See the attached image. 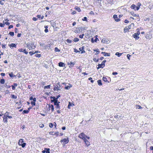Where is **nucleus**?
Returning a JSON list of instances; mask_svg holds the SVG:
<instances>
[{"label": "nucleus", "mask_w": 153, "mask_h": 153, "mask_svg": "<svg viewBox=\"0 0 153 153\" xmlns=\"http://www.w3.org/2000/svg\"><path fill=\"white\" fill-rule=\"evenodd\" d=\"M93 60L94 61V62H97L99 61V59H96V58H94L93 59Z\"/></svg>", "instance_id": "nucleus-61"}, {"label": "nucleus", "mask_w": 153, "mask_h": 153, "mask_svg": "<svg viewBox=\"0 0 153 153\" xmlns=\"http://www.w3.org/2000/svg\"><path fill=\"white\" fill-rule=\"evenodd\" d=\"M5 80L4 79H2L0 80V82L1 84H4V83Z\"/></svg>", "instance_id": "nucleus-32"}, {"label": "nucleus", "mask_w": 153, "mask_h": 153, "mask_svg": "<svg viewBox=\"0 0 153 153\" xmlns=\"http://www.w3.org/2000/svg\"><path fill=\"white\" fill-rule=\"evenodd\" d=\"M79 41V39L76 37L74 38V41L75 42H77L78 41Z\"/></svg>", "instance_id": "nucleus-36"}, {"label": "nucleus", "mask_w": 153, "mask_h": 153, "mask_svg": "<svg viewBox=\"0 0 153 153\" xmlns=\"http://www.w3.org/2000/svg\"><path fill=\"white\" fill-rule=\"evenodd\" d=\"M94 51H96V53L95 54L96 55H97L99 53H100V51H99V50L98 49H94Z\"/></svg>", "instance_id": "nucleus-30"}, {"label": "nucleus", "mask_w": 153, "mask_h": 153, "mask_svg": "<svg viewBox=\"0 0 153 153\" xmlns=\"http://www.w3.org/2000/svg\"><path fill=\"white\" fill-rule=\"evenodd\" d=\"M39 127L41 128H42L44 127V125L42 124H41L39 125Z\"/></svg>", "instance_id": "nucleus-63"}, {"label": "nucleus", "mask_w": 153, "mask_h": 153, "mask_svg": "<svg viewBox=\"0 0 153 153\" xmlns=\"http://www.w3.org/2000/svg\"><path fill=\"white\" fill-rule=\"evenodd\" d=\"M85 49V47L84 46H82L80 48H79V50L80 51H82L83 50H84Z\"/></svg>", "instance_id": "nucleus-40"}, {"label": "nucleus", "mask_w": 153, "mask_h": 153, "mask_svg": "<svg viewBox=\"0 0 153 153\" xmlns=\"http://www.w3.org/2000/svg\"><path fill=\"white\" fill-rule=\"evenodd\" d=\"M30 100H33L34 102H36V99L35 98H33L32 96H31L30 98Z\"/></svg>", "instance_id": "nucleus-24"}, {"label": "nucleus", "mask_w": 153, "mask_h": 153, "mask_svg": "<svg viewBox=\"0 0 153 153\" xmlns=\"http://www.w3.org/2000/svg\"><path fill=\"white\" fill-rule=\"evenodd\" d=\"M16 44L14 43H11L9 45V46L10 48L12 49L14 47L16 48Z\"/></svg>", "instance_id": "nucleus-12"}, {"label": "nucleus", "mask_w": 153, "mask_h": 153, "mask_svg": "<svg viewBox=\"0 0 153 153\" xmlns=\"http://www.w3.org/2000/svg\"><path fill=\"white\" fill-rule=\"evenodd\" d=\"M72 87V85L70 84H69V85H68L66 86H65V89L67 90L69 89L71 87Z\"/></svg>", "instance_id": "nucleus-20"}, {"label": "nucleus", "mask_w": 153, "mask_h": 153, "mask_svg": "<svg viewBox=\"0 0 153 153\" xmlns=\"http://www.w3.org/2000/svg\"><path fill=\"white\" fill-rule=\"evenodd\" d=\"M50 98L53 99V100H51V102H54V105H56V102H58V100H56L55 97L51 96L50 97Z\"/></svg>", "instance_id": "nucleus-6"}, {"label": "nucleus", "mask_w": 153, "mask_h": 153, "mask_svg": "<svg viewBox=\"0 0 153 153\" xmlns=\"http://www.w3.org/2000/svg\"><path fill=\"white\" fill-rule=\"evenodd\" d=\"M83 21H87V18L86 17H84L83 19H82Z\"/></svg>", "instance_id": "nucleus-47"}, {"label": "nucleus", "mask_w": 153, "mask_h": 153, "mask_svg": "<svg viewBox=\"0 0 153 153\" xmlns=\"http://www.w3.org/2000/svg\"><path fill=\"white\" fill-rule=\"evenodd\" d=\"M60 142L61 143H63L62 145L63 146H65V144L68 143L69 142L68 138L67 137L62 139Z\"/></svg>", "instance_id": "nucleus-2"}, {"label": "nucleus", "mask_w": 153, "mask_h": 153, "mask_svg": "<svg viewBox=\"0 0 153 153\" xmlns=\"http://www.w3.org/2000/svg\"><path fill=\"white\" fill-rule=\"evenodd\" d=\"M133 36L136 40H138L139 38V37L138 36V35H137V34L136 33H134L133 35Z\"/></svg>", "instance_id": "nucleus-16"}, {"label": "nucleus", "mask_w": 153, "mask_h": 153, "mask_svg": "<svg viewBox=\"0 0 153 153\" xmlns=\"http://www.w3.org/2000/svg\"><path fill=\"white\" fill-rule=\"evenodd\" d=\"M130 13L131 14V15L133 16H139L137 14H134V12L133 11L131 12H130Z\"/></svg>", "instance_id": "nucleus-21"}, {"label": "nucleus", "mask_w": 153, "mask_h": 153, "mask_svg": "<svg viewBox=\"0 0 153 153\" xmlns=\"http://www.w3.org/2000/svg\"><path fill=\"white\" fill-rule=\"evenodd\" d=\"M35 102H34L33 101H32L31 102V105H36V103H35Z\"/></svg>", "instance_id": "nucleus-48"}, {"label": "nucleus", "mask_w": 153, "mask_h": 153, "mask_svg": "<svg viewBox=\"0 0 153 153\" xmlns=\"http://www.w3.org/2000/svg\"><path fill=\"white\" fill-rule=\"evenodd\" d=\"M136 106L137 108H138V109H141L143 108L140 105H137Z\"/></svg>", "instance_id": "nucleus-34"}, {"label": "nucleus", "mask_w": 153, "mask_h": 153, "mask_svg": "<svg viewBox=\"0 0 153 153\" xmlns=\"http://www.w3.org/2000/svg\"><path fill=\"white\" fill-rule=\"evenodd\" d=\"M113 18L115 20V21L118 22L120 21V19L118 18L116 14H114L113 16Z\"/></svg>", "instance_id": "nucleus-9"}, {"label": "nucleus", "mask_w": 153, "mask_h": 153, "mask_svg": "<svg viewBox=\"0 0 153 153\" xmlns=\"http://www.w3.org/2000/svg\"><path fill=\"white\" fill-rule=\"evenodd\" d=\"M23 52L25 54H27L28 53V52L26 51V49H25L23 50Z\"/></svg>", "instance_id": "nucleus-51"}, {"label": "nucleus", "mask_w": 153, "mask_h": 153, "mask_svg": "<svg viewBox=\"0 0 153 153\" xmlns=\"http://www.w3.org/2000/svg\"><path fill=\"white\" fill-rule=\"evenodd\" d=\"M115 117H116L117 118H120V115H118L117 114V115H115Z\"/></svg>", "instance_id": "nucleus-59"}, {"label": "nucleus", "mask_w": 153, "mask_h": 153, "mask_svg": "<svg viewBox=\"0 0 153 153\" xmlns=\"http://www.w3.org/2000/svg\"><path fill=\"white\" fill-rule=\"evenodd\" d=\"M37 19H38V18H36V17H33V21H36V20H37Z\"/></svg>", "instance_id": "nucleus-64"}, {"label": "nucleus", "mask_w": 153, "mask_h": 153, "mask_svg": "<svg viewBox=\"0 0 153 153\" xmlns=\"http://www.w3.org/2000/svg\"><path fill=\"white\" fill-rule=\"evenodd\" d=\"M131 56V55H130V54H128L127 55V57L128 58V59L130 60V57Z\"/></svg>", "instance_id": "nucleus-54"}, {"label": "nucleus", "mask_w": 153, "mask_h": 153, "mask_svg": "<svg viewBox=\"0 0 153 153\" xmlns=\"http://www.w3.org/2000/svg\"><path fill=\"white\" fill-rule=\"evenodd\" d=\"M66 42L67 43H71L72 41L70 39H67L66 40Z\"/></svg>", "instance_id": "nucleus-44"}, {"label": "nucleus", "mask_w": 153, "mask_h": 153, "mask_svg": "<svg viewBox=\"0 0 153 153\" xmlns=\"http://www.w3.org/2000/svg\"><path fill=\"white\" fill-rule=\"evenodd\" d=\"M35 56L36 57H40L41 56V55L40 54H36Z\"/></svg>", "instance_id": "nucleus-53"}, {"label": "nucleus", "mask_w": 153, "mask_h": 153, "mask_svg": "<svg viewBox=\"0 0 153 153\" xmlns=\"http://www.w3.org/2000/svg\"><path fill=\"white\" fill-rule=\"evenodd\" d=\"M49 126L50 128H52L53 126V124L52 123H50L49 124Z\"/></svg>", "instance_id": "nucleus-45"}, {"label": "nucleus", "mask_w": 153, "mask_h": 153, "mask_svg": "<svg viewBox=\"0 0 153 153\" xmlns=\"http://www.w3.org/2000/svg\"><path fill=\"white\" fill-rule=\"evenodd\" d=\"M79 137L80 138L82 139L83 140L85 139V135L83 133H81L79 135Z\"/></svg>", "instance_id": "nucleus-7"}, {"label": "nucleus", "mask_w": 153, "mask_h": 153, "mask_svg": "<svg viewBox=\"0 0 153 153\" xmlns=\"http://www.w3.org/2000/svg\"><path fill=\"white\" fill-rule=\"evenodd\" d=\"M103 55L104 56H110V54L105 52V53H104Z\"/></svg>", "instance_id": "nucleus-28"}, {"label": "nucleus", "mask_w": 153, "mask_h": 153, "mask_svg": "<svg viewBox=\"0 0 153 153\" xmlns=\"http://www.w3.org/2000/svg\"><path fill=\"white\" fill-rule=\"evenodd\" d=\"M9 75L11 77H14L15 76V75H13V73L12 72H11L10 73H9Z\"/></svg>", "instance_id": "nucleus-26"}, {"label": "nucleus", "mask_w": 153, "mask_h": 153, "mask_svg": "<svg viewBox=\"0 0 153 153\" xmlns=\"http://www.w3.org/2000/svg\"><path fill=\"white\" fill-rule=\"evenodd\" d=\"M137 31L136 33H135L137 34V35L138 36L140 34V32L137 29Z\"/></svg>", "instance_id": "nucleus-50"}, {"label": "nucleus", "mask_w": 153, "mask_h": 153, "mask_svg": "<svg viewBox=\"0 0 153 153\" xmlns=\"http://www.w3.org/2000/svg\"><path fill=\"white\" fill-rule=\"evenodd\" d=\"M24 50H23L22 49H18V51L20 52H23V51Z\"/></svg>", "instance_id": "nucleus-57"}, {"label": "nucleus", "mask_w": 153, "mask_h": 153, "mask_svg": "<svg viewBox=\"0 0 153 153\" xmlns=\"http://www.w3.org/2000/svg\"><path fill=\"white\" fill-rule=\"evenodd\" d=\"M102 80L106 82L109 83V82L107 79V78L106 77L103 76L102 78Z\"/></svg>", "instance_id": "nucleus-17"}, {"label": "nucleus", "mask_w": 153, "mask_h": 153, "mask_svg": "<svg viewBox=\"0 0 153 153\" xmlns=\"http://www.w3.org/2000/svg\"><path fill=\"white\" fill-rule=\"evenodd\" d=\"M72 106L71 104L70 103V102H69V104L68 105V108H70V107Z\"/></svg>", "instance_id": "nucleus-55"}, {"label": "nucleus", "mask_w": 153, "mask_h": 153, "mask_svg": "<svg viewBox=\"0 0 153 153\" xmlns=\"http://www.w3.org/2000/svg\"><path fill=\"white\" fill-rule=\"evenodd\" d=\"M135 7H136V6H135V5L134 4H132L131 6V8L132 9H133L134 10L135 9Z\"/></svg>", "instance_id": "nucleus-33"}, {"label": "nucleus", "mask_w": 153, "mask_h": 153, "mask_svg": "<svg viewBox=\"0 0 153 153\" xmlns=\"http://www.w3.org/2000/svg\"><path fill=\"white\" fill-rule=\"evenodd\" d=\"M59 133L58 132H56L54 133V135H56V136H58L59 135Z\"/></svg>", "instance_id": "nucleus-58"}, {"label": "nucleus", "mask_w": 153, "mask_h": 153, "mask_svg": "<svg viewBox=\"0 0 153 153\" xmlns=\"http://www.w3.org/2000/svg\"><path fill=\"white\" fill-rule=\"evenodd\" d=\"M84 142H85L86 145L88 146L90 145V142L86 139L84 140Z\"/></svg>", "instance_id": "nucleus-14"}, {"label": "nucleus", "mask_w": 153, "mask_h": 153, "mask_svg": "<svg viewBox=\"0 0 153 153\" xmlns=\"http://www.w3.org/2000/svg\"><path fill=\"white\" fill-rule=\"evenodd\" d=\"M26 145V143H23L22 144H21L20 146H21L22 147L24 148Z\"/></svg>", "instance_id": "nucleus-37"}, {"label": "nucleus", "mask_w": 153, "mask_h": 153, "mask_svg": "<svg viewBox=\"0 0 153 153\" xmlns=\"http://www.w3.org/2000/svg\"><path fill=\"white\" fill-rule=\"evenodd\" d=\"M105 65V64H104V63H103L102 62L101 64H98V67H97V68L98 69L100 68H103Z\"/></svg>", "instance_id": "nucleus-8"}, {"label": "nucleus", "mask_w": 153, "mask_h": 153, "mask_svg": "<svg viewBox=\"0 0 153 153\" xmlns=\"http://www.w3.org/2000/svg\"><path fill=\"white\" fill-rule=\"evenodd\" d=\"M97 82L98 85H102V81L101 80L99 79L97 80Z\"/></svg>", "instance_id": "nucleus-23"}, {"label": "nucleus", "mask_w": 153, "mask_h": 153, "mask_svg": "<svg viewBox=\"0 0 153 153\" xmlns=\"http://www.w3.org/2000/svg\"><path fill=\"white\" fill-rule=\"evenodd\" d=\"M11 97L12 99H16L17 98V97L16 96H15L13 94H11Z\"/></svg>", "instance_id": "nucleus-27"}, {"label": "nucleus", "mask_w": 153, "mask_h": 153, "mask_svg": "<svg viewBox=\"0 0 153 153\" xmlns=\"http://www.w3.org/2000/svg\"><path fill=\"white\" fill-rule=\"evenodd\" d=\"M75 9L76 10H77L78 12H79L81 11V10L80 9V8L78 7H75Z\"/></svg>", "instance_id": "nucleus-38"}, {"label": "nucleus", "mask_w": 153, "mask_h": 153, "mask_svg": "<svg viewBox=\"0 0 153 153\" xmlns=\"http://www.w3.org/2000/svg\"><path fill=\"white\" fill-rule=\"evenodd\" d=\"M50 88V85H47V86H45L44 87V89H49Z\"/></svg>", "instance_id": "nucleus-35"}, {"label": "nucleus", "mask_w": 153, "mask_h": 153, "mask_svg": "<svg viewBox=\"0 0 153 153\" xmlns=\"http://www.w3.org/2000/svg\"><path fill=\"white\" fill-rule=\"evenodd\" d=\"M9 34L13 36L14 35V33L13 32H10L9 33Z\"/></svg>", "instance_id": "nucleus-42"}, {"label": "nucleus", "mask_w": 153, "mask_h": 153, "mask_svg": "<svg viewBox=\"0 0 153 153\" xmlns=\"http://www.w3.org/2000/svg\"><path fill=\"white\" fill-rule=\"evenodd\" d=\"M59 103H60V102H58L56 103V105H56V109H58V108L59 109H60Z\"/></svg>", "instance_id": "nucleus-19"}, {"label": "nucleus", "mask_w": 153, "mask_h": 153, "mask_svg": "<svg viewBox=\"0 0 153 153\" xmlns=\"http://www.w3.org/2000/svg\"><path fill=\"white\" fill-rule=\"evenodd\" d=\"M29 112V111H27V110H24L22 112V113L24 114H28Z\"/></svg>", "instance_id": "nucleus-29"}, {"label": "nucleus", "mask_w": 153, "mask_h": 153, "mask_svg": "<svg viewBox=\"0 0 153 153\" xmlns=\"http://www.w3.org/2000/svg\"><path fill=\"white\" fill-rule=\"evenodd\" d=\"M7 114H9V113L8 112H6L5 114L6 116L7 117H8V118L10 119H11L12 118V117L11 116H9V115H7Z\"/></svg>", "instance_id": "nucleus-25"}, {"label": "nucleus", "mask_w": 153, "mask_h": 153, "mask_svg": "<svg viewBox=\"0 0 153 153\" xmlns=\"http://www.w3.org/2000/svg\"><path fill=\"white\" fill-rule=\"evenodd\" d=\"M84 35V34H82V35H80L79 36V38L82 39L83 38V36Z\"/></svg>", "instance_id": "nucleus-60"}, {"label": "nucleus", "mask_w": 153, "mask_h": 153, "mask_svg": "<svg viewBox=\"0 0 153 153\" xmlns=\"http://www.w3.org/2000/svg\"><path fill=\"white\" fill-rule=\"evenodd\" d=\"M50 107L51 108V110L53 112V111L54 109L53 105H51V106H50Z\"/></svg>", "instance_id": "nucleus-41"}, {"label": "nucleus", "mask_w": 153, "mask_h": 153, "mask_svg": "<svg viewBox=\"0 0 153 153\" xmlns=\"http://www.w3.org/2000/svg\"><path fill=\"white\" fill-rule=\"evenodd\" d=\"M75 62H70L69 63V62H68V64L69 65H70L69 66V67L70 68H71V67H72L74 66V65L75 64Z\"/></svg>", "instance_id": "nucleus-11"}, {"label": "nucleus", "mask_w": 153, "mask_h": 153, "mask_svg": "<svg viewBox=\"0 0 153 153\" xmlns=\"http://www.w3.org/2000/svg\"><path fill=\"white\" fill-rule=\"evenodd\" d=\"M74 52L75 53H78V52H80V51L78 50L77 49H76V48H74Z\"/></svg>", "instance_id": "nucleus-46"}, {"label": "nucleus", "mask_w": 153, "mask_h": 153, "mask_svg": "<svg viewBox=\"0 0 153 153\" xmlns=\"http://www.w3.org/2000/svg\"><path fill=\"white\" fill-rule=\"evenodd\" d=\"M3 121L4 122V123H7V117L6 116V115H5V114H4V115L3 117Z\"/></svg>", "instance_id": "nucleus-15"}, {"label": "nucleus", "mask_w": 153, "mask_h": 153, "mask_svg": "<svg viewBox=\"0 0 153 153\" xmlns=\"http://www.w3.org/2000/svg\"><path fill=\"white\" fill-rule=\"evenodd\" d=\"M34 45V43L32 42H28L27 44V47L28 48L29 50L33 49L35 48V46Z\"/></svg>", "instance_id": "nucleus-1"}, {"label": "nucleus", "mask_w": 153, "mask_h": 153, "mask_svg": "<svg viewBox=\"0 0 153 153\" xmlns=\"http://www.w3.org/2000/svg\"><path fill=\"white\" fill-rule=\"evenodd\" d=\"M4 86L5 87H6L7 88H10V85H7V84L6 83Z\"/></svg>", "instance_id": "nucleus-49"}, {"label": "nucleus", "mask_w": 153, "mask_h": 153, "mask_svg": "<svg viewBox=\"0 0 153 153\" xmlns=\"http://www.w3.org/2000/svg\"><path fill=\"white\" fill-rule=\"evenodd\" d=\"M122 54V53H119V52H116L115 53V55L116 56H117L118 57L120 56Z\"/></svg>", "instance_id": "nucleus-31"}, {"label": "nucleus", "mask_w": 153, "mask_h": 153, "mask_svg": "<svg viewBox=\"0 0 153 153\" xmlns=\"http://www.w3.org/2000/svg\"><path fill=\"white\" fill-rule=\"evenodd\" d=\"M3 23H4V24H6L7 25H9L10 24V23L8 22H4V21L3 22Z\"/></svg>", "instance_id": "nucleus-43"}, {"label": "nucleus", "mask_w": 153, "mask_h": 153, "mask_svg": "<svg viewBox=\"0 0 153 153\" xmlns=\"http://www.w3.org/2000/svg\"><path fill=\"white\" fill-rule=\"evenodd\" d=\"M65 65L62 62H60L58 63V65L59 67H63L65 66Z\"/></svg>", "instance_id": "nucleus-13"}, {"label": "nucleus", "mask_w": 153, "mask_h": 153, "mask_svg": "<svg viewBox=\"0 0 153 153\" xmlns=\"http://www.w3.org/2000/svg\"><path fill=\"white\" fill-rule=\"evenodd\" d=\"M23 142V140L22 139H20L19 140V145H20L22 144Z\"/></svg>", "instance_id": "nucleus-22"}, {"label": "nucleus", "mask_w": 153, "mask_h": 153, "mask_svg": "<svg viewBox=\"0 0 153 153\" xmlns=\"http://www.w3.org/2000/svg\"><path fill=\"white\" fill-rule=\"evenodd\" d=\"M110 42V40L106 38H104L101 40V42L102 43L108 44Z\"/></svg>", "instance_id": "nucleus-5"}, {"label": "nucleus", "mask_w": 153, "mask_h": 153, "mask_svg": "<svg viewBox=\"0 0 153 153\" xmlns=\"http://www.w3.org/2000/svg\"><path fill=\"white\" fill-rule=\"evenodd\" d=\"M134 26V23H132L131 25L126 27L124 30V32H126L127 31H128L129 29H131V27H133Z\"/></svg>", "instance_id": "nucleus-3"}, {"label": "nucleus", "mask_w": 153, "mask_h": 153, "mask_svg": "<svg viewBox=\"0 0 153 153\" xmlns=\"http://www.w3.org/2000/svg\"><path fill=\"white\" fill-rule=\"evenodd\" d=\"M29 53L30 54L31 56L32 55H33L34 54V53H33V52L30 51L29 52Z\"/></svg>", "instance_id": "nucleus-62"}, {"label": "nucleus", "mask_w": 153, "mask_h": 153, "mask_svg": "<svg viewBox=\"0 0 153 153\" xmlns=\"http://www.w3.org/2000/svg\"><path fill=\"white\" fill-rule=\"evenodd\" d=\"M4 24L2 23H0V27H4Z\"/></svg>", "instance_id": "nucleus-56"}, {"label": "nucleus", "mask_w": 153, "mask_h": 153, "mask_svg": "<svg viewBox=\"0 0 153 153\" xmlns=\"http://www.w3.org/2000/svg\"><path fill=\"white\" fill-rule=\"evenodd\" d=\"M54 50L55 52H59L60 51V50L57 47L55 48Z\"/></svg>", "instance_id": "nucleus-39"}, {"label": "nucleus", "mask_w": 153, "mask_h": 153, "mask_svg": "<svg viewBox=\"0 0 153 153\" xmlns=\"http://www.w3.org/2000/svg\"><path fill=\"white\" fill-rule=\"evenodd\" d=\"M50 149L49 148H45L44 149V150L42 151V152L43 153H50Z\"/></svg>", "instance_id": "nucleus-10"}, {"label": "nucleus", "mask_w": 153, "mask_h": 153, "mask_svg": "<svg viewBox=\"0 0 153 153\" xmlns=\"http://www.w3.org/2000/svg\"><path fill=\"white\" fill-rule=\"evenodd\" d=\"M53 90L54 91L59 90H60V87H58L57 85H56L54 86Z\"/></svg>", "instance_id": "nucleus-18"}, {"label": "nucleus", "mask_w": 153, "mask_h": 153, "mask_svg": "<svg viewBox=\"0 0 153 153\" xmlns=\"http://www.w3.org/2000/svg\"><path fill=\"white\" fill-rule=\"evenodd\" d=\"M140 6L136 7L134 10H138L140 9Z\"/></svg>", "instance_id": "nucleus-52"}, {"label": "nucleus", "mask_w": 153, "mask_h": 153, "mask_svg": "<svg viewBox=\"0 0 153 153\" xmlns=\"http://www.w3.org/2000/svg\"><path fill=\"white\" fill-rule=\"evenodd\" d=\"M44 48L45 49H48L52 50V45L51 44H48L44 46Z\"/></svg>", "instance_id": "nucleus-4"}]
</instances>
